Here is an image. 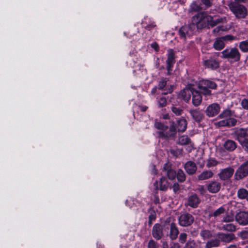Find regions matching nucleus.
Segmentation results:
<instances>
[{
    "instance_id": "4c0bfd02",
    "label": "nucleus",
    "mask_w": 248,
    "mask_h": 248,
    "mask_svg": "<svg viewBox=\"0 0 248 248\" xmlns=\"http://www.w3.org/2000/svg\"><path fill=\"white\" fill-rule=\"evenodd\" d=\"M222 230L230 232H234L236 230V226L234 224L229 223L223 225L222 226Z\"/></svg>"
},
{
    "instance_id": "4468645a",
    "label": "nucleus",
    "mask_w": 248,
    "mask_h": 248,
    "mask_svg": "<svg viewBox=\"0 0 248 248\" xmlns=\"http://www.w3.org/2000/svg\"><path fill=\"white\" fill-rule=\"evenodd\" d=\"M234 170L232 167H228L221 169L218 174L219 179L221 180L225 181L231 178L233 175Z\"/></svg>"
},
{
    "instance_id": "6e6552de",
    "label": "nucleus",
    "mask_w": 248,
    "mask_h": 248,
    "mask_svg": "<svg viewBox=\"0 0 248 248\" xmlns=\"http://www.w3.org/2000/svg\"><path fill=\"white\" fill-rule=\"evenodd\" d=\"M248 176V160L242 164L236 170L234 178L236 180H240Z\"/></svg>"
},
{
    "instance_id": "f704fd0d",
    "label": "nucleus",
    "mask_w": 248,
    "mask_h": 248,
    "mask_svg": "<svg viewBox=\"0 0 248 248\" xmlns=\"http://www.w3.org/2000/svg\"><path fill=\"white\" fill-rule=\"evenodd\" d=\"M235 219V216L232 213H228L225 214L221 220V222L231 223L233 222Z\"/></svg>"
},
{
    "instance_id": "79ce46f5",
    "label": "nucleus",
    "mask_w": 248,
    "mask_h": 248,
    "mask_svg": "<svg viewBox=\"0 0 248 248\" xmlns=\"http://www.w3.org/2000/svg\"><path fill=\"white\" fill-rule=\"evenodd\" d=\"M232 113L231 110L229 109H226L224 111H223L219 115V117L220 118L222 119H234L233 118H232Z\"/></svg>"
},
{
    "instance_id": "9d476101",
    "label": "nucleus",
    "mask_w": 248,
    "mask_h": 248,
    "mask_svg": "<svg viewBox=\"0 0 248 248\" xmlns=\"http://www.w3.org/2000/svg\"><path fill=\"white\" fill-rule=\"evenodd\" d=\"M202 63L206 68L213 70L218 68L220 65L218 59L215 57H210L206 60H203Z\"/></svg>"
},
{
    "instance_id": "e2e57ef3",
    "label": "nucleus",
    "mask_w": 248,
    "mask_h": 248,
    "mask_svg": "<svg viewBox=\"0 0 248 248\" xmlns=\"http://www.w3.org/2000/svg\"><path fill=\"white\" fill-rule=\"evenodd\" d=\"M190 233L193 236H196L198 235V232L197 230H194L191 231Z\"/></svg>"
},
{
    "instance_id": "39448f33",
    "label": "nucleus",
    "mask_w": 248,
    "mask_h": 248,
    "mask_svg": "<svg viewBox=\"0 0 248 248\" xmlns=\"http://www.w3.org/2000/svg\"><path fill=\"white\" fill-rule=\"evenodd\" d=\"M168 227L166 224H155L152 229V235L156 240L161 239L164 235V232H168Z\"/></svg>"
},
{
    "instance_id": "c85d7f7f",
    "label": "nucleus",
    "mask_w": 248,
    "mask_h": 248,
    "mask_svg": "<svg viewBox=\"0 0 248 248\" xmlns=\"http://www.w3.org/2000/svg\"><path fill=\"white\" fill-rule=\"evenodd\" d=\"M237 145L235 142L232 140H226L223 145L225 150L229 152L233 151L236 148Z\"/></svg>"
},
{
    "instance_id": "f03ea898",
    "label": "nucleus",
    "mask_w": 248,
    "mask_h": 248,
    "mask_svg": "<svg viewBox=\"0 0 248 248\" xmlns=\"http://www.w3.org/2000/svg\"><path fill=\"white\" fill-rule=\"evenodd\" d=\"M221 57L227 59L231 62H235L240 60L241 54L236 47H228L221 52Z\"/></svg>"
},
{
    "instance_id": "052dcab7",
    "label": "nucleus",
    "mask_w": 248,
    "mask_h": 248,
    "mask_svg": "<svg viewBox=\"0 0 248 248\" xmlns=\"http://www.w3.org/2000/svg\"><path fill=\"white\" fill-rule=\"evenodd\" d=\"M149 219L155 220L156 218V213L154 211H152L149 216Z\"/></svg>"
},
{
    "instance_id": "6ab92c4d",
    "label": "nucleus",
    "mask_w": 248,
    "mask_h": 248,
    "mask_svg": "<svg viewBox=\"0 0 248 248\" xmlns=\"http://www.w3.org/2000/svg\"><path fill=\"white\" fill-rule=\"evenodd\" d=\"M189 112L193 119L197 122H201L204 118L203 113L199 108L191 109L189 110Z\"/></svg>"
},
{
    "instance_id": "de8ad7c7",
    "label": "nucleus",
    "mask_w": 248,
    "mask_h": 248,
    "mask_svg": "<svg viewBox=\"0 0 248 248\" xmlns=\"http://www.w3.org/2000/svg\"><path fill=\"white\" fill-rule=\"evenodd\" d=\"M142 27L146 30L151 31L156 27V24L154 22H151L148 24L145 25L144 22L142 23Z\"/></svg>"
},
{
    "instance_id": "8fccbe9b",
    "label": "nucleus",
    "mask_w": 248,
    "mask_h": 248,
    "mask_svg": "<svg viewBox=\"0 0 248 248\" xmlns=\"http://www.w3.org/2000/svg\"><path fill=\"white\" fill-rule=\"evenodd\" d=\"M197 245L194 240L189 239L186 243L184 248H195Z\"/></svg>"
},
{
    "instance_id": "c9c22d12",
    "label": "nucleus",
    "mask_w": 248,
    "mask_h": 248,
    "mask_svg": "<svg viewBox=\"0 0 248 248\" xmlns=\"http://www.w3.org/2000/svg\"><path fill=\"white\" fill-rule=\"evenodd\" d=\"M228 30L226 26L221 25L216 27L213 30V33L215 36L221 34L223 31H226Z\"/></svg>"
},
{
    "instance_id": "5701e85b",
    "label": "nucleus",
    "mask_w": 248,
    "mask_h": 248,
    "mask_svg": "<svg viewBox=\"0 0 248 248\" xmlns=\"http://www.w3.org/2000/svg\"><path fill=\"white\" fill-rule=\"evenodd\" d=\"M184 168L186 172L189 175L194 174L197 169L195 163L191 161L186 162L185 164Z\"/></svg>"
},
{
    "instance_id": "603ef678",
    "label": "nucleus",
    "mask_w": 248,
    "mask_h": 248,
    "mask_svg": "<svg viewBox=\"0 0 248 248\" xmlns=\"http://www.w3.org/2000/svg\"><path fill=\"white\" fill-rule=\"evenodd\" d=\"M159 245L154 240L149 241L148 244V248H158Z\"/></svg>"
},
{
    "instance_id": "3c124183",
    "label": "nucleus",
    "mask_w": 248,
    "mask_h": 248,
    "mask_svg": "<svg viewBox=\"0 0 248 248\" xmlns=\"http://www.w3.org/2000/svg\"><path fill=\"white\" fill-rule=\"evenodd\" d=\"M239 143L245 152L248 154V139Z\"/></svg>"
},
{
    "instance_id": "7c9ffc66",
    "label": "nucleus",
    "mask_w": 248,
    "mask_h": 248,
    "mask_svg": "<svg viewBox=\"0 0 248 248\" xmlns=\"http://www.w3.org/2000/svg\"><path fill=\"white\" fill-rule=\"evenodd\" d=\"M202 10V8L201 6L198 5L196 1H193L190 5L189 8L188 10V12L189 14H193L194 13L198 12L199 13L201 10Z\"/></svg>"
},
{
    "instance_id": "4d7b16f0",
    "label": "nucleus",
    "mask_w": 248,
    "mask_h": 248,
    "mask_svg": "<svg viewBox=\"0 0 248 248\" xmlns=\"http://www.w3.org/2000/svg\"><path fill=\"white\" fill-rule=\"evenodd\" d=\"M197 190L202 195H204L206 192L204 186L202 185L199 186L197 188Z\"/></svg>"
},
{
    "instance_id": "69168bd1",
    "label": "nucleus",
    "mask_w": 248,
    "mask_h": 248,
    "mask_svg": "<svg viewBox=\"0 0 248 248\" xmlns=\"http://www.w3.org/2000/svg\"><path fill=\"white\" fill-rule=\"evenodd\" d=\"M235 0L234 2L239 3H245V2H246L247 0Z\"/></svg>"
},
{
    "instance_id": "4be33fe9",
    "label": "nucleus",
    "mask_w": 248,
    "mask_h": 248,
    "mask_svg": "<svg viewBox=\"0 0 248 248\" xmlns=\"http://www.w3.org/2000/svg\"><path fill=\"white\" fill-rule=\"evenodd\" d=\"M157 183H158L157 181L154 183L156 190L159 189L162 191H166L169 186V183L167 178L165 176H163L160 179L159 187L157 186Z\"/></svg>"
},
{
    "instance_id": "bb28decb",
    "label": "nucleus",
    "mask_w": 248,
    "mask_h": 248,
    "mask_svg": "<svg viewBox=\"0 0 248 248\" xmlns=\"http://www.w3.org/2000/svg\"><path fill=\"white\" fill-rule=\"evenodd\" d=\"M192 95L193 105L195 106H199L202 101V97L200 93L193 89Z\"/></svg>"
},
{
    "instance_id": "a19ab883",
    "label": "nucleus",
    "mask_w": 248,
    "mask_h": 248,
    "mask_svg": "<svg viewBox=\"0 0 248 248\" xmlns=\"http://www.w3.org/2000/svg\"><path fill=\"white\" fill-rule=\"evenodd\" d=\"M225 208L223 206H221L220 207L216 210L213 212L211 213L210 214V216L213 217L215 218H216L220 216L221 215L224 214L225 213Z\"/></svg>"
},
{
    "instance_id": "2f4dec72",
    "label": "nucleus",
    "mask_w": 248,
    "mask_h": 248,
    "mask_svg": "<svg viewBox=\"0 0 248 248\" xmlns=\"http://www.w3.org/2000/svg\"><path fill=\"white\" fill-rule=\"evenodd\" d=\"M224 46L225 43L221 38L218 37L216 38L213 44V47L217 50H220L222 49Z\"/></svg>"
},
{
    "instance_id": "c756f323",
    "label": "nucleus",
    "mask_w": 248,
    "mask_h": 248,
    "mask_svg": "<svg viewBox=\"0 0 248 248\" xmlns=\"http://www.w3.org/2000/svg\"><path fill=\"white\" fill-rule=\"evenodd\" d=\"M193 90V88H186L181 92V95L185 101L187 102L190 100Z\"/></svg>"
},
{
    "instance_id": "0eeeda50",
    "label": "nucleus",
    "mask_w": 248,
    "mask_h": 248,
    "mask_svg": "<svg viewBox=\"0 0 248 248\" xmlns=\"http://www.w3.org/2000/svg\"><path fill=\"white\" fill-rule=\"evenodd\" d=\"M169 79L167 78L161 77L158 82L157 88L164 92L162 93V95H166L168 93H171L173 91V86L172 85H168L167 86V82Z\"/></svg>"
},
{
    "instance_id": "13d9d810",
    "label": "nucleus",
    "mask_w": 248,
    "mask_h": 248,
    "mask_svg": "<svg viewBox=\"0 0 248 248\" xmlns=\"http://www.w3.org/2000/svg\"><path fill=\"white\" fill-rule=\"evenodd\" d=\"M213 0H201L203 4L208 7L211 6Z\"/></svg>"
},
{
    "instance_id": "37998d69",
    "label": "nucleus",
    "mask_w": 248,
    "mask_h": 248,
    "mask_svg": "<svg viewBox=\"0 0 248 248\" xmlns=\"http://www.w3.org/2000/svg\"><path fill=\"white\" fill-rule=\"evenodd\" d=\"M176 176L178 181L180 183L184 182L186 180V174L184 171L181 169L178 170L176 173Z\"/></svg>"
},
{
    "instance_id": "0e129e2a",
    "label": "nucleus",
    "mask_w": 248,
    "mask_h": 248,
    "mask_svg": "<svg viewBox=\"0 0 248 248\" xmlns=\"http://www.w3.org/2000/svg\"><path fill=\"white\" fill-rule=\"evenodd\" d=\"M140 110L143 112L145 111L148 108V107L147 106H140Z\"/></svg>"
},
{
    "instance_id": "09e8293b",
    "label": "nucleus",
    "mask_w": 248,
    "mask_h": 248,
    "mask_svg": "<svg viewBox=\"0 0 248 248\" xmlns=\"http://www.w3.org/2000/svg\"><path fill=\"white\" fill-rule=\"evenodd\" d=\"M155 125L157 129L161 130V131H165L168 129V126L164 125L160 122H156Z\"/></svg>"
},
{
    "instance_id": "2eb2a0df",
    "label": "nucleus",
    "mask_w": 248,
    "mask_h": 248,
    "mask_svg": "<svg viewBox=\"0 0 248 248\" xmlns=\"http://www.w3.org/2000/svg\"><path fill=\"white\" fill-rule=\"evenodd\" d=\"M235 221L240 225L248 224V212L240 211L235 215Z\"/></svg>"
},
{
    "instance_id": "412c9836",
    "label": "nucleus",
    "mask_w": 248,
    "mask_h": 248,
    "mask_svg": "<svg viewBox=\"0 0 248 248\" xmlns=\"http://www.w3.org/2000/svg\"><path fill=\"white\" fill-rule=\"evenodd\" d=\"M237 122V121L235 119H223V120L217 122L216 124L219 127H232L235 126Z\"/></svg>"
},
{
    "instance_id": "774afa93",
    "label": "nucleus",
    "mask_w": 248,
    "mask_h": 248,
    "mask_svg": "<svg viewBox=\"0 0 248 248\" xmlns=\"http://www.w3.org/2000/svg\"><path fill=\"white\" fill-rule=\"evenodd\" d=\"M227 248H237L236 246L234 245H231L228 247Z\"/></svg>"
},
{
    "instance_id": "f8f14e48",
    "label": "nucleus",
    "mask_w": 248,
    "mask_h": 248,
    "mask_svg": "<svg viewBox=\"0 0 248 248\" xmlns=\"http://www.w3.org/2000/svg\"><path fill=\"white\" fill-rule=\"evenodd\" d=\"M201 200L198 195L195 193H192L186 199L185 205L186 207L189 206L192 208H196L198 207Z\"/></svg>"
},
{
    "instance_id": "c03bdc74",
    "label": "nucleus",
    "mask_w": 248,
    "mask_h": 248,
    "mask_svg": "<svg viewBox=\"0 0 248 248\" xmlns=\"http://www.w3.org/2000/svg\"><path fill=\"white\" fill-rule=\"evenodd\" d=\"M157 101L159 108L165 107L167 104V99L163 96H160L157 98Z\"/></svg>"
},
{
    "instance_id": "f257e3e1",
    "label": "nucleus",
    "mask_w": 248,
    "mask_h": 248,
    "mask_svg": "<svg viewBox=\"0 0 248 248\" xmlns=\"http://www.w3.org/2000/svg\"><path fill=\"white\" fill-rule=\"evenodd\" d=\"M205 12H202L197 13L193 16L191 19V23L185 25L180 28L179 34L181 38L185 40L186 37H189L193 35L197 30H201L205 27Z\"/></svg>"
},
{
    "instance_id": "a18cd8bd",
    "label": "nucleus",
    "mask_w": 248,
    "mask_h": 248,
    "mask_svg": "<svg viewBox=\"0 0 248 248\" xmlns=\"http://www.w3.org/2000/svg\"><path fill=\"white\" fill-rule=\"evenodd\" d=\"M239 47L240 49L243 52L246 53L248 52V41H243L240 42L239 44Z\"/></svg>"
},
{
    "instance_id": "393cba45",
    "label": "nucleus",
    "mask_w": 248,
    "mask_h": 248,
    "mask_svg": "<svg viewBox=\"0 0 248 248\" xmlns=\"http://www.w3.org/2000/svg\"><path fill=\"white\" fill-rule=\"evenodd\" d=\"M170 231L169 236L172 240H175L179 233L178 227L175 223L171 222L170 224Z\"/></svg>"
},
{
    "instance_id": "ddd939ff",
    "label": "nucleus",
    "mask_w": 248,
    "mask_h": 248,
    "mask_svg": "<svg viewBox=\"0 0 248 248\" xmlns=\"http://www.w3.org/2000/svg\"><path fill=\"white\" fill-rule=\"evenodd\" d=\"M175 62L174 51L172 49L168 50V57L166 61V68L167 75H170L172 71V68Z\"/></svg>"
},
{
    "instance_id": "9b49d317",
    "label": "nucleus",
    "mask_w": 248,
    "mask_h": 248,
    "mask_svg": "<svg viewBox=\"0 0 248 248\" xmlns=\"http://www.w3.org/2000/svg\"><path fill=\"white\" fill-rule=\"evenodd\" d=\"M177 131V128L176 127L175 122H172L170 123L169 131H159L158 134L159 137L168 139L171 137L175 136L176 134Z\"/></svg>"
},
{
    "instance_id": "72a5a7b5",
    "label": "nucleus",
    "mask_w": 248,
    "mask_h": 248,
    "mask_svg": "<svg viewBox=\"0 0 248 248\" xmlns=\"http://www.w3.org/2000/svg\"><path fill=\"white\" fill-rule=\"evenodd\" d=\"M200 236L203 240H206L212 238L213 234L211 231L203 229L200 232Z\"/></svg>"
},
{
    "instance_id": "bf43d9fd",
    "label": "nucleus",
    "mask_w": 248,
    "mask_h": 248,
    "mask_svg": "<svg viewBox=\"0 0 248 248\" xmlns=\"http://www.w3.org/2000/svg\"><path fill=\"white\" fill-rule=\"evenodd\" d=\"M151 46L153 48H154L155 50V51H158V50L159 49V47L158 46V45L155 42L151 44Z\"/></svg>"
},
{
    "instance_id": "aec40b11",
    "label": "nucleus",
    "mask_w": 248,
    "mask_h": 248,
    "mask_svg": "<svg viewBox=\"0 0 248 248\" xmlns=\"http://www.w3.org/2000/svg\"><path fill=\"white\" fill-rule=\"evenodd\" d=\"M207 190L211 193H217L220 189L221 184L216 181L210 182L206 186Z\"/></svg>"
},
{
    "instance_id": "20e7f679",
    "label": "nucleus",
    "mask_w": 248,
    "mask_h": 248,
    "mask_svg": "<svg viewBox=\"0 0 248 248\" xmlns=\"http://www.w3.org/2000/svg\"><path fill=\"white\" fill-rule=\"evenodd\" d=\"M217 87V85L215 82L207 79L201 80L198 84V87L201 93L205 95H211V91L209 89H215Z\"/></svg>"
},
{
    "instance_id": "49530a36",
    "label": "nucleus",
    "mask_w": 248,
    "mask_h": 248,
    "mask_svg": "<svg viewBox=\"0 0 248 248\" xmlns=\"http://www.w3.org/2000/svg\"><path fill=\"white\" fill-rule=\"evenodd\" d=\"M218 164V162L215 159L210 158L207 160L206 166L207 168H211L216 166Z\"/></svg>"
},
{
    "instance_id": "b1692460",
    "label": "nucleus",
    "mask_w": 248,
    "mask_h": 248,
    "mask_svg": "<svg viewBox=\"0 0 248 248\" xmlns=\"http://www.w3.org/2000/svg\"><path fill=\"white\" fill-rule=\"evenodd\" d=\"M163 170L164 171L166 172L168 177L170 180H173L176 176V171L171 169V166L170 163H166L164 164Z\"/></svg>"
},
{
    "instance_id": "338daca9",
    "label": "nucleus",
    "mask_w": 248,
    "mask_h": 248,
    "mask_svg": "<svg viewBox=\"0 0 248 248\" xmlns=\"http://www.w3.org/2000/svg\"><path fill=\"white\" fill-rule=\"evenodd\" d=\"M163 248H168V246L167 242H164L162 244Z\"/></svg>"
},
{
    "instance_id": "7ed1b4c3",
    "label": "nucleus",
    "mask_w": 248,
    "mask_h": 248,
    "mask_svg": "<svg viewBox=\"0 0 248 248\" xmlns=\"http://www.w3.org/2000/svg\"><path fill=\"white\" fill-rule=\"evenodd\" d=\"M228 6L236 18H244L247 16V9L244 5L236 2H231Z\"/></svg>"
},
{
    "instance_id": "e433bc0d",
    "label": "nucleus",
    "mask_w": 248,
    "mask_h": 248,
    "mask_svg": "<svg viewBox=\"0 0 248 248\" xmlns=\"http://www.w3.org/2000/svg\"><path fill=\"white\" fill-rule=\"evenodd\" d=\"M191 140L186 135H183L181 137H180L177 141V143L179 144L182 145H187L190 143Z\"/></svg>"
},
{
    "instance_id": "864d4df0",
    "label": "nucleus",
    "mask_w": 248,
    "mask_h": 248,
    "mask_svg": "<svg viewBox=\"0 0 248 248\" xmlns=\"http://www.w3.org/2000/svg\"><path fill=\"white\" fill-rule=\"evenodd\" d=\"M187 238V234L186 233H180L179 237V241L181 244H184Z\"/></svg>"
},
{
    "instance_id": "a211bd4d",
    "label": "nucleus",
    "mask_w": 248,
    "mask_h": 248,
    "mask_svg": "<svg viewBox=\"0 0 248 248\" xmlns=\"http://www.w3.org/2000/svg\"><path fill=\"white\" fill-rule=\"evenodd\" d=\"M205 14L206 17H205L204 20L205 26L206 25V22H208V25L211 26V27H214L216 26L217 24L220 23L226 22L225 17H220L216 19H213L212 16H207L206 13Z\"/></svg>"
},
{
    "instance_id": "473e14b6",
    "label": "nucleus",
    "mask_w": 248,
    "mask_h": 248,
    "mask_svg": "<svg viewBox=\"0 0 248 248\" xmlns=\"http://www.w3.org/2000/svg\"><path fill=\"white\" fill-rule=\"evenodd\" d=\"M220 240L219 239H212L208 241L205 244V248H211L217 247L220 246Z\"/></svg>"
},
{
    "instance_id": "423d86ee",
    "label": "nucleus",
    "mask_w": 248,
    "mask_h": 248,
    "mask_svg": "<svg viewBox=\"0 0 248 248\" xmlns=\"http://www.w3.org/2000/svg\"><path fill=\"white\" fill-rule=\"evenodd\" d=\"M194 221V217L188 213L182 214L178 218L179 224L184 227L190 226L193 223Z\"/></svg>"
},
{
    "instance_id": "5fc2aeb1",
    "label": "nucleus",
    "mask_w": 248,
    "mask_h": 248,
    "mask_svg": "<svg viewBox=\"0 0 248 248\" xmlns=\"http://www.w3.org/2000/svg\"><path fill=\"white\" fill-rule=\"evenodd\" d=\"M220 37L223 41L224 43L227 41H232L234 39V37L231 35H227Z\"/></svg>"
},
{
    "instance_id": "cd10ccee",
    "label": "nucleus",
    "mask_w": 248,
    "mask_h": 248,
    "mask_svg": "<svg viewBox=\"0 0 248 248\" xmlns=\"http://www.w3.org/2000/svg\"><path fill=\"white\" fill-rule=\"evenodd\" d=\"M214 175L212 171L210 170H205L203 171L197 177L198 179L200 181H203L211 178Z\"/></svg>"
},
{
    "instance_id": "a878e982",
    "label": "nucleus",
    "mask_w": 248,
    "mask_h": 248,
    "mask_svg": "<svg viewBox=\"0 0 248 248\" xmlns=\"http://www.w3.org/2000/svg\"><path fill=\"white\" fill-rule=\"evenodd\" d=\"M176 127L178 132H184L187 127V122L186 120L183 118L178 119L175 123Z\"/></svg>"
},
{
    "instance_id": "ea45409f",
    "label": "nucleus",
    "mask_w": 248,
    "mask_h": 248,
    "mask_svg": "<svg viewBox=\"0 0 248 248\" xmlns=\"http://www.w3.org/2000/svg\"><path fill=\"white\" fill-rule=\"evenodd\" d=\"M237 194L239 199H246L248 197V190L244 188H240L238 190Z\"/></svg>"
},
{
    "instance_id": "1a4fd4ad",
    "label": "nucleus",
    "mask_w": 248,
    "mask_h": 248,
    "mask_svg": "<svg viewBox=\"0 0 248 248\" xmlns=\"http://www.w3.org/2000/svg\"><path fill=\"white\" fill-rule=\"evenodd\" d=\"M232 135L239 143L248 139V131L247 128H236Z\"/></svg>"
},
{
    "instance_id": "6e6d98bb",
    "label": "nucleus",
    "mask_w": 248,
    "mask_h": 248,
    "mask_svg": "<svg viewBox=\"0 0 248 248\" xmlns=\"http://www.w3.org/2000/svg\"><path fill=\"white\" fill-rule=\"evenodd\" d=\"M241 105L243 108L245 109H248V99H243L241 102Z\"/></svg>"
},
{
    "instance_id": "58836bf2",
    "label": "nucleus",
    "mask_w": 248,
    "mask_h": 248,
    "mask_svg": "<svg viewBox=\"0 0 248 248\" xmlns=\"http://www.w3.org/2000/svg\"><path fill=\"white\" fill-rule=\"evenodd\" d=\"M170 109L174 114L176 116H180L182 114L184 111V109L182 107H177L174 105H172L170 108Z\"/></svg>"
},
{
    "instance_id": "f3484780",
    "label": "nucleus",
    "mask_w": 248,
    "mask_h": 248,
    "mask_svg": "<svg viewBox=\"0 0 248 248\" xmlns=\"http://www.w3.org/2000/svg\"><path fill=\"white\" fill-rule=\"evenodd\" d=\"M220 242H224L225 243H229L234 240L236 237L235 235L233 233H227L224 232H218L217 234Z\"/></svg>"
},
{
    "instance_id": "680f3d73",
    "label": "nucleus",
    "mask_w": 248,
    "mask_h": 248,
    "mask_svg": "<svg viewBox=\"0 0 248 248\" xmlns=\"http://www.w3.org/2000/svg\"><path fill=\"white\" fill-rule=\"evenodd\" d=\"M172 188L173 189V191L175 192V193H176L177 191H179V189H180V187H179V185L178 183H174L172 186Z\"/></svg>"
},
{
    "instance_id": "dca6fc26",
    "label": "nucleus",
    "mask_w": 248,
    "mask_h": 248,
    "mask_svg": "<svg viewBox=\"0 0 248 248\" xmlns=\"http://www.w3.org/2000/svg\"><path fill=\"white\" fill-rule=\"evenodd\" d=\"M220 106L217 103H213L208 106L205 110L208 117H214L217 115L220 111Z\"/></svg>"
}]
</instances>
